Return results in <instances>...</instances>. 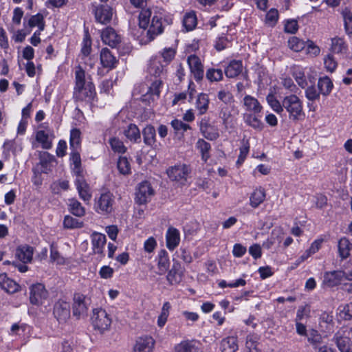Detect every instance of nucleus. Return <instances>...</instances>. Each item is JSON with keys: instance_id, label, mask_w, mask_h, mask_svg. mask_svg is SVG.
Wrapping results in <instances>:
<instances>
[{"instance_id": "nucleus-46", "label": "nucleus", "mask_w": 352, "mask_h": 352, "mask_svg": "<svg viewBox=\"0 0 352 352\" xmlns=\"http://www.w3.org/2000/svg\"><path fill=\"white\" fill-rule=\"evenodd\" d=\"M151 11L150 9H142L139 14V25L140 28L146 30L149 23Z\"/></svg>"}, {"instance_id": "nucleus-10", "label": "nucleus", "mask_w": 352, "mask_h": 352, "mask_svg": "<svg viewBox=\"0 0 352 352\" xmlns=\"http://www.w3.org/2000/svg\"><path fill=\"white\" fill-rule=\"evenodd\" d=\"M188 64L194 78L197 81L201 80L204 77V67L199 58L196 55H190L188 58Z\"/></svg>"}, {"instance_id": "nucleus-56", "label": "nucleus", "mask_w": 352, "mask_h": 352, "mask_svg": "<svg viewBox=\"0 0 352 352\" xmlns=\"http://www.w3.org/2000/svg\"><path fill=\"white\" fill-rule=\"evenodd\" d=\"M342 15L344 21L345 31L348 34H352V13L345 9L342 12Z\"/></svg>"}, {"instance_id": "nucleus-60", "label": "nucleus", "mask_w": 352, "mask_h": 352, "mask_svg": "<svg viewBox=\"0 0 352 352\" xmlns=\"http://www.w3.org/2000/svg\"><path fill=\"white\" fill-rule=\"evenodd\" d=\"M50 259L52 262H56L58 264H63L65 262L64 258L60 256L57 247L54 243L50 246Z\"/></svg>"}, {"instance_id": "nucleus-21", "label": "nucleus", "mask_w": 352, "mask_h": 352, "mask_svg": "<svg viewBox=\"0 0 352 352\" xmlns=\"http://www.w3.org/2000/svg\"><path fill=\"white\" fill-rule=\"evenodd\" d=\"M167 280L170 285L179 283L182 280V270L181 265L178 262L173 263L172 269L168 272Z\"/></svg>"}, {"instance_id": "nucleus-31", "label": "nucleus", "mask_w": 352, "mask_h": 352, "mask_svg": "<svg viewBox=\"0 0 352 352\" xmlns=\"http://www.w3.org/2000/svg\"><path fill=\"white\" fill-rule=\"evenodd\" d=\"M75 184L80 197L85 201H89L91 198V193L86 181L80 178L78 181H75Z\"/></svg>"}, {"instance_id": "nucleus-27", "label": "nucleus", "mask_w": 352, "mask_h": 352, "mask_svg": "<svg viewBox=\"0 0 352 352\" xmlns=\"http://www.w3.org/2000/svg\"><path fill=\"white\" fill-rule=\"evenodd\" d=\"M243 65L241 60H232L225 69V74L228 78H235L242 72Z\"/></svg>"}, {"instance_id": "nucleus-48", "label": "nucleus", "mask_w": 352, "mask_h": 352, "mask_svg": "<svg viewBox=\"0 0 352 352\" xmlns=\"http://www.w3.org/2000/svg\"><path fill=\"white\" fill-rule=\"evenodd\" d=\"M28 25L31 28L37 26L38 29H40V31H43L45 29L43 16L41 14L32 16L29 19Z\"/></svg>"}, {"instance_id": "nucleus-52", "label": "nucleus", "mask_w": 352, "mask_h": 352, "mask_svg": "<svg viewBox=\"0 0 352 352\" xmlns=\"http://www.w3.org/2000/svg\"><path fill=\"white\" fill-rule=\"evenodd\" d=\"M334 339L340 351L351 346V339L349 337L342 336L337 333L335 335Z\"/></svg>"}, {"instance_id": "nucleus-19", "label": "nucleus", "mask_w": 352, "mask_h": 352, "mask_svg": "<svg viewBox=\"0 0 352 352\" xmlns=\"http://www.w3.org/2000/svg\"><path fill=\"white\" fill-rule=\"evenodd\" d=\"M100 63L103 67L111 69L116 67L117 60L109 49L103 48L100 52Z\"/></svg>"}, {"instance_id": "nucleus-28", "label": "nucleus", "mask_w": 352, "mask_h": 352, "mask_svg": "<svg viewBox=\"0 0 352 352\" xmlns=\"http://www.w3.org/2000/svg\"><path fill=\"white\" fill-rule=\"evenodd\" d=\"M221 349L222 352H236L239 349L237 338L229 336L223 339L221 342Z\"/></svg>"}, {"instance_id": "nucleus-51", "label": "nucleus", "mask_w": 352, "mask_h": 352, "mask_svg": "<svg viewBox=\"0 0 352 352\" xmlns=\"http://www.w3.org/2000/svg\"><path fill=\"white\" fill-rule=\"evenodd\" d=\"M91 51V41L90 36L87 33L85 34V37L83 38L82 45L81 47V54L79 57L80 58V59H84L85 56H87L90 54Z\"/></svg>"}, {"instance_id": "nucleus-15", "label": "nucleus", "mask_w": 352, "mask_h": 352, "mask_svg": "<svg viewBox=\"0 0 352 352\" xmlns=\"http://www.w3.org/2000/svg\"><path fill=\"white\" fill-rule=\"evenodd\" d=\"M95 94V87L91 82L82 86V89H76L74 91L76 98L80 100H91Z\"/></svg>"}, {"instance_id": "nucleus-9", "label": "nucleus", "mask_w": 352, "mask_h": 352, "mask_svg": "<svg viewBox=\"0 0 352 352\" xmlns=\"http://www.w3.org/2000/svg\"><path fill=\"white\" fill-rule=\"evenodd\" d=\"M162 85V80L160 78H156L154 80L148 87L147 92L142 95V100L150 104L159 98Z\"/></svg>"}, {"instance_id": "nucleus-39", "label": "nucleus", "mask_w": 352, "mask_h": 352, "mask_svg": "<svg viewBox=\"0 0 352 352\" xmlns=\"http://www.w3.org/2000/svg\"><path fill=\"white\" fill-rule=\"evenodd\" d=\"M217 98L224 105L231 104L234 102V98L232 92L226 89H222L218 91Z\"/></svg>"}, {"instance_id": "nucleus-32", "label": "nucleus", "mask_w": 352, "mask_h": 352, "mask_svg": "<svg viewBox=\"0 0 352 352\" xmlns=\"http://www.w3.org/2000/svg\"><path fill=\"white\" fill-rule=\"evenodd\" d=\"M209 97L206 94L201 93L197 96L195 107L199 115H203L207 112L209 107Z\"/></svg>"}, {"instance_id": "nucleus-12", "label": "nucleus", "mask_w": 352, "mask_h": 352, "mask_svg": "<svg viewBox=\"0 0 352 352\" xmlns=\"http://www.w3.org/2000/svg\"><path fill=\"white\" fill-rule=\"evenodd\" d=\"M155 340L150 336L140 337L135 342L133 352H152Z\"/></svg>"}, {"instance_id": "nucleus-1", "label": "nucleus", "mask_w": 352, "mask_h": 352, "mask_svg": "<svg viewBox=\"0 0 352 352\" xmlns=\"http://www.w3.org/2000/svg\"><path fill=\"white\" fill-rule=\"evenodd\" d=\"M283 110L288 113L289 119L294 122L305 117L302 101L295 94L285 96L283 99Z\"/></svg>"}, {"instance_id": "nucleus-26", "label": "nucleus", "mask_w": 352, "mask_h": 352, "mask_svg": "<svg viewBox=\"0 0 352 352\" xmlns=\"http://www.w3.org/2000/svg\"><path fill=\"white\" fill-rule=\"evenodd\" d=\"M245 123L253 129L261 131L263 128V123L258 118V113H245L243 116Z\"/></svg>"}, {"instance_id": "nucleus-13", "label": "nucleus", "mask_w": 352, "mask_h": 352, "mask_svg": "<svg viewBox=\"0 0 352 352\" xmlns=\"http://www.w3.org/2000/svg\"><path fill=\"white\" fill-rule=\"evenodd\" d=\"M102 41L111 47H116L120 43L121 38L112 28H107L102 32Z\"/></svg>"}, {"instance_id": "nucleus-24", "label": "nucleus", "mask_w": 352, "mask_h": 352, "mask_svg": "<svg viewBox=\"0 0 352 352\" xmlns=\"http://www.w3.org/2000/svg\"><path fill=\"white\" fill-rule=\"evenodd\" d=\"M15 255L23 263H29L32 258L33 248L29 245L19 246L16 250Z\"/></svg>"}, {"instance_id": "nucleus-29", "label": "nucleus", "mask_w": 352, "mask_h": 352, "mask_svg": "<svg viewBox=\"0 0 352 352\" xmlns=\"http://www.w3.org/2000/svg\"><path fill=\"white\" fill-rule=\"evenodd\" d=\"M265 196L266 194L264 188L261 187L256 188L250 197V206L254 208H257L264 201Z\"/></svg>"}, {"instance_id": "nucleus-63", "label": "nucleus", "mask_w": 352, "mask_h": 352, "mask_svg": "<svg viewBox=\"0 0 352 352\" xmlns=\"http://www.w3.org/2000/svg\"><path fill=\"white\" fill-rule=\"evenodd\" d=\"M320 91L318 92L314 86L307 87L305 91V96L310 101H314L320 98Z\"/></svg>"}, {"instance_id": "nucleus-34", "label": "nucleus", "mask_w": 352, "mask_h": 352, "mask_svg": "<svg viewBox=\"0 0 352 352\" xmlns=\"http://www.w3.org/2000/svg\"><path fill=\"white\" fill-rule=\"evenodd\" d=\"M333 82L328 76L320 78L318 82V87L320 93L327 96L329 95L333 88Z\"/></svg>"}, {"instance_id": "nucleus-36", "label": "nucleus", "mask_w": 352, "mask_h": 352, "mask_svg": "<svg viewBox=\"0 0 352 352\" xmlns=\"http://www.w3.org/2000/svg\"><path fill=\"white\" fill-rule=\"evenodd\" d=\"M124 134L130 141L138 142L140 141L141 133L138 127L134 124H130L124 131Z\"/></svg>"}, {"instance_id": "nucleus-54", "label": "nucleus", "mask_w": 352, "mask_h": 352, "mask_svg": "<svg viewBox=\"0 0 352 352\" xmlns=\"http://www.w3.org/2000/svg\"><path fill=\"white\" fill-rule=\"evenodd\" d=\"M310 306L308 304H305L304 305L299 306L296 316V321H301L305 318H307L309 317L310 314Z\"/></svg>"}, {"instance_id": "nucleus-47", "label": "nucleus", "mask_w": 352, "mask_h": 352, "mask_svg": "<svg viewBox=\"0 0 352 352\" xmlns=\"http://www.w3.org/2000/svg\"><path fill=\"white\" fill-rule=\"evenodd\" d=\"M170 124L175 131V133L177 135L181 134V135H183V133L185 131L191 129L189 124H186L182 120L177 119L172 120Z\"/></svg>"}, {"instance_id": "nucleus-53", "label": "nucleus", "mask_w": 352, "mask_h": 352, "mask_svg": "<svg viewBox=\"0 0 352 352\" xmlns=\"http://www.w3.org/2000/svg\"><path fill=\"white\" fill-rule=\"evenodd\" d=\"M219 117L222 120V124L227 126L228 120L231 117V112L227 105L221 104L219 107Z\"/></svg>"}, {"instance_id": "nucleus-18", "label": "nucleus", "mask_w": 352, "mask_h": 352, "mask_svg": "<svg viewBox=\"0 0 352 352\" xmlns=\"http://www.w3.org/2000/svg\"><path fill=\"white\" fill-rule=\"evenodd\" d=\"M243 106L248 113H260L263 107L254 97L246 95L243 99Z\"/></svg>"}, {"instance_id": "nucleus-8", "label": "nucleus", "mask_w": 352, "mask_h": 352, "mask_svg": "<svg viewBox=\"0 0 352 352\" xmlns=\"http://www.w3.org/2000/svg\"><path fill=\"white\" fill-rule=\"evenodd\" d=\"M48 292L41 283L32 285L30 287V300L32 305H39L47 299Z\"/></svg>"}, {"instance_id": "nucleus-4", "label": "nucleus", "mask_w": 352, "mask_h": 352, "mask_svg": "<svg viewBox=\"0 0 352 352\" xmlns=\"http://www.w3.org/2000/svg\"><path fill=\"white\" fill-rule=\"evenodd\" d=\"M73 315L77 318L84 317L88 311L89 300L83 294L76 293L73 298Z\"/></svg>"}, {"instance_id": "nucleus-45", "label": "nucleus", "mask_w": 352, "mask_h": 352, "mask_svg": "<svg viewBox=\"0 0 352 352\" xmlns=\"http://www.w3.org/2000/svg\"><path fill=\"white\" fill-rule=\"evenodd\" d=\"M36 140L41 144L42 147L45 149H49L52 147V141L49 140V135L44 131H38L36 135Z\"/></svg>"}, {"instance_id": "nucleus-59", "label": "nucleus", "mask_w": 352, "mask_h": 352, "mask_svg": "<svg viewBox=\"0 0 352 352\" xmlns=\"http://www.w3.org/2000/svg\"><path fill=\"white\" fill-rule=\"evenodd\" d=\"M80 131L78 129H73L70 133V146L76 148L80 143Z\"/></svg>"}, {"instance_id": "nucleus-3", "label": "nucleus", "mask_w": 352, "mask_h": 352, "mask_svg": "<svg viewBox=\"0 0 352 352\" xmlns=\"http://www.w3.org/2000/svg\"><path fill=\"white\" fill-rule=\"evenodd\" d=\"M190 172L191 170L189 166L184 164L171 166L166 170L169 179L172 181L179 182L180 184H184L187 182Z\"/></svg>"}, {"instance_id": "nucleus-38", "label": "nucleus", "mask_w": 352, "mask_h": 352, "mask_svg": "<svg viewBox=\"0 0 352 352\" xmlns=\"http://www.w3.org/2000/svg\"><path fill=\"white\" fill-rule=\"evenodd\" d=\"M68 206L71 213L76 217H81L85 214V208L76 199H69Z\"/></svg>"}, {"instance_id": "nucleus-16", "label": "nucleus", "mask_w": 352, "mask_h": 352, "mask_svg": "<svg viewBox=\"0 0 352 352\" xmlns=\"http://www.w3.org/2000/svg\"><path fill=\"white\" fill-rule=\"evenodd\" d=\"M112 9L108 6L98 7L95 11L96 21L102 24L109 23L112 18Z\"/></svg>"}, {"instance_id": "nucleus-41", "label": "nucleus", "mask_w": 352, "mask_h": 352, "mask_svg": "<svg viewBox=\"0 0 352 352\" xmlns=\"http://www.w3.org/2000/svg\"><path fill=\"white\" fill-rule=\"evenodd\" d=\"M266 100L272 109L277 113H281L283 111V100L279 102L273 94H269Z\"/></svg>"}, {"instance_id": "nucleus-23", "label": "nucleus", "mask_w": 352, "mask_h": 352, "mask_svg": "<svg viewBox=\"0 0 352 352\" xmlns=\"http://www.w3.org/2000/svg\"><path fill=\"white\" fill-rule=\"evenodd\" d=\"M39 160L41 173H48L50 171H51L52 166V164L55 162L54 157L47 152H40Z\"/></svg>"}, {"instance_id": "nucleus-33", "label": "nucleus", "mask_w": 352, "mask_h": 352, "mask_svg": "<svg viewBox=\"0 0 352 352\" xmlns=\"http://www.w3.org/2000/svg\"><path fill=\"white\" fill-rule=\"evenodd\" d=\"M338 253L339 256L342 258H346L349 254L350 251L352 249V244L349 240L346 237L341 238L338 241Z\"/></svg>"}, {"instance_id": "nucleus-37", "label": "nucleus", "mask_w": 352, "mask_h": 352, "mask_svg": "<svg viewBox=\"0 0 352 352\" xmlns=\"http://www.w3.org/2000/svg\"><path fill=\"white\" fill-rule=\"evenodd\" d=\"M331 50L333 53L344 54L347 51V45L343 38L335 37L331 39Z\"/></svg>"}, {"instance_id": "nucleus-44", "label": "nucleus", "mask_w": 352, "mask_h": 352, "mask_svg": "<svg viewBox=\"0 0 352 352\" xmlns=\"http://www.w3.org/2000/svg\"><path fill=\"white\" fill-rule=\"evenodd\" d=\"M63 226L67 229L80 228L83 226V222L69 215H66L63 220Z\"/></svg>"}, {"instance_id": "nucleus-17", "label": "nucleus", "mask_w": 352, "mask_h": 352, "mask_svg": "<svg viewBox=\"0 0 352 352\" xmlns=\"http://www.w3.org/2000/svg\"><path fill=\"white\" fill-rule=\"evenodd\" d=\"M200 342L195 340L182 341L175 346V352H199Z\"/></svg>"}, {"instance_id": "nucleus-14", "label": "nucleus", "mask_w": 352, "mask_h": 352, "mask_svg": "<svg viewBox=\"0 0 352 352\" xmlns=\"http://www.w3.org/2000/svg\"><path fill=\"white\" fill-rule=\"evenodd\" d=\"M346 272L343 271H333L326 272L324 275L323 283L328 287H334L340 284L343 278H345Z\"/></svg>"}, {"instance_id": "nucleus-42", "label": "nucleus", "mask_w": 352, "mask_h": 352, "mask_svg": "<svg viewBox=\"0 0 352 352\" xmlns=\"http://www.w3.org/2000/svg\"><path fill=\"white\" fill-rule=\"evenodd\" d=\"M183 25L187 31L192 30L197 25V17L194 12L186 14L183 19Z\"/></svg>"}, {"instance_id": "nucleus-55", "label": "nucleus", "mask_w": 352, "mask_h": 352, "mask_svg": "<svg viewBox=\"0 0 352 352\" xmlns=\"http://www.w3.org/2000/svg\"><path fill=\"white\" fill-rule=\"evenodd\" d=\"M109 144L113 151L119 153H124L126 151V148L123 142L117 138H113L109 140Z\"/></svg>"}, {"instance_id": "nucleus-40", "label": "nucleus", "mask_w": 352, "mask_h": 352, "mask_svg": "<svg viewBox=\"0 0 352 352\" xmlns=\"http://www.w3.org/2000/svg\"><path fill=\"white\" fill-rule=\"evenodd\" d=\"M197 147L201 153V158L206 162L210 157L209 151L211 148L210 144L203 139H199L197 142Z\"/></svg>"}, {"instance_id": "nucleus-49", "label": "nucleus", "mask_w": 352, "mask_h": 352, "mask_svg": "<svg viewBox=\"0 0 352 352\" xmlns=\"http://www.w3.org/2000/svg\"><path fill=\"white\" fill-rule=\"evenodd\" d=\"M288 46L295 52H300L305 47L306 43L298 37L293 36L289 39Z\"/></svg>"}, {"instance_id": "nucleus-64", "label": "nucleus", "mask_w": 352, "mask_h": 352, "mask_svg": "<svg viewBox=\"0 0 352 352\" xmlns=\"http://www.w3.org/2000/svg\"><path fill=\"white\" fill-rule=\"evenodd\" d=\"M340 316L345 320H349L352 318V302L346 305L340 311Z\"/></svg>"}, {"instance_id": "nucleus-30", "label": "nucleus", "mask_w": 352, "mask_h": 352, "mask_svg": "<svg viewBox=\"0 0 352 352\" xmlns=\"http://www.w3.org/2000/svg\"><path fill=\"white\" fill-rule=\"evenodd\" d=\"M144 142L146 145L152 146L156 142V131L153 126L146 125L142 130Z\"/></svg>"}, {"instance_id": "nucleus-25", "label": "nucleus", "mask_w": 352, "mask_h": 352, "mask_svg": "<svg viewBox=\"0 0 352 352\" xmlns=\"http://www.w3.org/2000/svg\"><path fill=\"white\" fill-rule=\"evenodd\" d=\"M179 231L173 227L168 229L166 232V246L170 250H173L179 243Z\"/></svg>"}, {"instance_id": "nucleus-57", "label": "nucleus", "mask_w": 352, "mask_h": 352, "mask_svg": "<svg viewBox=\"0 0 352 352\" xmlns=\"http://www.w3.org/2000/svg\"><path fill=\"white\" fill-rule=\"evenodd\" d=\"M278 19V12L275 8L270 9L266 14L265 22L270 26H274Z\"/></svg>"}, {"instance_id": "nucleus-62", "label": "nucleus", "mask_w": 352, "mask_h": 352, "mask_svg": "<svg viewBox=\"0 0 352 352\" xmlns=\"http://www.w3.org/2000/svg\"><path fill=\"white\" fill-rule=\"evenodd\" d=\"M84 85H85V72L82 68L79 67L78 70L76 72L75 89H82Z\"/></svg>"}, {"instance_id": "nucleus-22", "label": "nucleus", "mask_w": 352, "mask_h": 352, "mask_svg": "<svg viewBox=\"0 0 352 352\" xmlns=\"http://www.w3.org/2000/svg\"><path fill=\"white\" fill-rule=\"evenodd\" d=\"M93 250L95 254H103V248L106 244V236L101 233L95 232L91 235Z\"/></svg>"}, {"instance_id": "nucleus-61", "label": "nucleus", "mask_w": 352, "mask_h": 352, "mask_svg": "<svg viewBox=\"0 0 352 352\" xmlns=\"http://www.w3.org/2000/svg\"><path fill=\"white\" fill-rule=\"evenodd\" d=\"M322 336L316 330H312L308 337L309 342L313 345L315 349H318V345L322 342Z\"/></svg>"}, {"instance_id": "nucleus-50", "label": "nucleus", "mask_w": 352, "mask_h": 352, "mask_svg": "<svg viewBox=\"0 0 352 352\" xmlns=\"http://www.w3.org/2000/svg\"><path fill=\"white\" fill-rule=\"evenodd\" d=\"M117 167L119 172L124 175H129L131 173L130 163L128 161L127 158L125 157H120L118 159Z\"/></svg>"}, {"instance_id": "nucleus-5", "label": "nucleus", "mask_w": 352, "mask_h": 352, "mask_svg": "<svg viewBox=\"0 0 352 352\" xmlns=\"http://www.w3.org/2000/svg\"><path fill=\"white\" fill-rule=\"evenodd\" d=\"M154 193L155 191L151 184L147 181H144L137 186L135 201L138 204H144L151 200Z\"/></svg>"}, {"instance_id": "nucleus-2", "label": "nucleus", "mask_w": 352, "mask_h": 352, "mask_svg": "<svg viewBox=\"0 0 352 352\" xmlns=\"http://www.w3.org/2000/svg\"><path fill=\"white\" fill-rule=\"evenodd\" d=\"M91 323L95 330L100 333L108 330L111 324V319L104 309L98 308L93 310Z\"/></svg>"}, {"instance_id": "nucleus-6", "label": "nucleus", "mask_w": 352, "mask_h": 352, "mask_svg": "<svg viewBox=\"0 0 352 352\" xmlns=\"http://www.w3.org/2000/svg\"><path fill=\"white\" fill-rule=\"evenodd\" d=\"M114 199L110 192H104L100 195L96 204V211L98 213L106 214L113 211Z\"/></svg>"}, {"instance_id": "nucleus-20", "label": "nucleus", "mask_w": 352, "mask_h": 352, "mask_svg": "<svg viewBox=\"0 0 352 352\" xmlns=\"http://www.w3.org/2000/svg\"><path fill=\"white\" fill-rule=\"evenodd\" d=\"M0 286L3 290L10 294L18 292L20 288L19 284L8 278L6 274H0Z\"/></svg>"}, {"instance_id": "nucleus-7", "label": "nucleus", "mask_w": 352, "mask_h": 352, "mask_svg": "<svg viewBox=\"0 0 352 352\" xmlns=\"http://www.w3.org/2000/svg\"><path fill=\"white\" fill-rule=\"evenodd\" d=\"M53 314L59 323H65L70 318V305L65 300H58L54 305Z\"/></svg>"}, {"instance_id": "nucleus-43", "label": "nucleus", "mask_w": 352, "mask_h": 352, "mask_svg": "<svg viewBox=\"0 0 352 352\" xmlns=\"http://www.w3.org/2000/svg\"><path fill=\"white\" fill-rule=\"evenodd\" d=\"M163 70L164 67L160 61L157 60H151L148 72L151 76H153L155 78L160 77L161 74H162Z\"/></svg>"}, {"instance_id": "nucleus-35", "label": "nucleus", "mask_w": 352, "mask_h": 352, "mask_svg": "<svg viewBox=\"0 0 352 352\" xmlns=\"http://www.w3.org/2000/svg\"><path fill=\"white\" fill-rule=\"evenodd\" d=\"M157 257L158 274H163L167 271L170 265L168 254L166 250H162L159 252Z\"/></svg>"}, {"instance_id": "nucleus-58", "label": "nucleus", "mask_w": 352, "mask_h": 352, "mask_svg": "<svg viewBox=\"0 0 352 352\" xmlns=\"http://www.w3.org/2000/svg\"><path fill=\"white\" fill-rule=\"evenodd\" d=\"M206 78L210 81H219L223 78V72L220 69H210L206 72Z\"/></svg>"}, {"instance_id": "nucleus-11", "label": "nucleus", "mask_w": 352, "mask_h": 352, "mask_svg": "<svg viewBox=\"0 0 352 352\" xmlns=\"http://www.w3.org/2000/svg\"><path fill=\"white\" fill-rule=\"evenodd\" d=\"M163 32L162 16L161 14L154 15L152 21L146 31L148 41H151L154 38Z\"/></svg>"}]
</instances>
